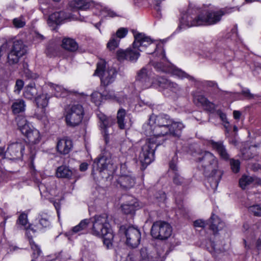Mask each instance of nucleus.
I'll return each instance as SVG.
<instances>
[{"mask_svg":"<svg viewBox=\"0 0 261 261\" xmlns=\"http://www.w3.org/2000/svg\"><path fill=\"white\" fill-rule=\"evenodd\" d=\"M77 171L71 170L65 166L59 167L56 171V175L59 178H76Z\"/></svg>","mask_w":261,"mask_h":261,"instance_id":"20","label":"nucleus"},{"mask_svg":"<svg viewBox=\"0 0 261 261\" xmlns=\"http://www.w3.org/2000/svg\"><path fill=\"white\" fill-rule=\"evenodd\" d=\"M97 117L99 120V127L106 144H108L109 142V136L114 132L113 126L115 124V120L111 117L106 116L101 112L97 113Z\"/></svg>","mask_w":261,"mask_h":261,"instance_id":"9","label":"nucleus"},{"mask_svg":"<svg viewBox=\"0 0 261 261\" xmlns=\"http://www.w3.org/2000/svg\"><path fill=\"white\" fill-rule=\"evenodd\" d=\"M218 114L219 115L220 119L222 121L225 123H228L227 120L226 115L225 113H223L221 111L218 110L217 112Z\"/></svg>","mask_w":261,"mask_h":261,"instance_id":"55","label":"nucleus"},{"mask_svg":"<svg viewBox=\"0 0 261 261\" xmlns=\"http://www.w3.org/2000/svg\"><path fill=\"white\" fill-rule=\"evenodd\" d=\"M24 86V82L21 80H17L16 81L15 83V91H17L18 93H19L21 90L22 89Z\"/></svg>","mask_w":261,"mask_h":261,"instance_id":"50","label":"nucleus"},{"mask_svg":"<svg viewBox=\"0 0 261 261\" xmlns=\"http://www.w3.org/2000/svg\"><path fill=\"white\" fill-rule=\"evenodd\" d=\"M172 181L176 186H181L182 187L187 186L191 182L189 179H185L180 176L178 172H176V173L173 174Z\"/></svg>","mask_w":261,"mask_h":261,"instance_id":"28","label":"nucleus"},{"mask_svg":"<svg viewBox=\"0 0 261 261\" xmlns=\"http://www.w3.org/2000/svg\"><path fill=\"white\" fill-rule=\"evenodd\" d=\"M85 112L81 105L75 104L66 107L64 116L66 125L71 127L79 126L82 122Z\"/></svg>","mask_w":261,"mask_h":261,"instance_id":"5","label":"nucleus"},{"mask_svg":"<svg viewBox=\"0 0 261 261\" xmlns=\"http://www.w3.org/2000/svg\"><path fill=\"white\" fill-rule=\"evenodd\" d=\"M62 46L65 49L71 52L76 51L79 48L77 42L70 38H64L62 40Z\"/></svg>","mask_w":261,"mask_h":261,"instance_id":"24","label":"nucleus"},{"mask_svg":"<svg viewBox=\"0 0 261 261\" xmlns=\"http://www.w3.org/2000/svg\"><path fill=\"white\" fill-rule=\"evenodd\" d=\"M88 164L86 163H83L80 166V170L81 171H85L88 169Z\"/></svg>","mask_w":261,"mask_h":261,"instance_id":"57","label":"nucleus"},{"mask_svg":"<svg viewBox=\"0 0 261 261\" xmlns=\"http://www.w3.org/2000/svg\"><path fill=\"white\" fill-rule=\"evenodd\" d=\"M231 12V9L223 8L218 11H209L201 13L193 18L190 16H186V20L182 18L183 23L188 27L202 25H212L219 22L222 16Z\"/></svg>","mask_w":261,"mask_h":261,"instance_id":"4","label":"nucleus"},{"mask_svg":"<svg viewBox=\"0 0 261 261\" xmlns=\"http://www.w3.org/2000/svg\"><path fill=\"white\" fill-rule=\"evenodd\" d=\"M89 223V219H84L82 220L78 225L72 227V229L69 232V233L71 235H73V234L77 233H81L83 231L86 230L88 228Z\"/></svg>","mask_w":261,"mask_h":261,"instance_id":"26","label":"nucleus"},{"mask_svg":"<svg viewBox=\"0 0 261 261\" xmlns=\"http://www.w3.org/2000/svg\"><path fill=\"white\" fill-rule=\"evenodd\" d=\"M69 7L72 9L87 10L89 8V0H73L69 2Z\"/></svg>","mask_w":261,"mask_h":261,"instance_id":"23","label":"nucleus"},{"mask_svg":"<svg viewBox=\"0 0 261 261\" xmlns=\"http://www.w3.org/2000/svg\"><path fill=\"white\" fill-rule=\"evenodd\" d=\"M168 81V80L162 77H152V86L156 88L160 87L166 89Z\"/></svg>","mask_w":261,"mask_h":261,"instance_id":"30","label":"nucleus"},{"mask_svg":"<svg viewBox=\"0 0 261 261\" xmlns=\"http://www.w3.org/2000/svg\"><path fill=\"white\" fill-rule=\"evenodd\" d=\"M26 143L21 141L10 144L5 152V155L10 160H19L22 159Z\"/></svg>","mask_w":261,"mask_h":261,"instance_id":"12","label":"nucleus"},{"mask_svg":"<svg viewBox=\"0 0 261 261\" xmlns=\"http://www.w3.org/2000/svg\"><path fill=\"white\" fill-rule=\"evenodd\" d=\"M231 169L234 173H238L240 171V162L238 160L230 159L229 158Z\"/></svg>","mask_w":261,"mask_h":261,"instance_id":"41","label":"nucleus"},{"mask_svg":"<svg viewBox=\"0 0 261 261\" xmlns=\"http://www.w3.org/2000/svg\"><path fill=\"white\" fill-rule=\"evenodd\" d=\"M140 56V51L137 48H127L126 50L119 49L117 51V58L119 61L127 60L130 61H136Z\"/></svg>","mask_w":261,"mask_h":261,"instance_id":"13","label":"nucleus"},{"mask_svg":"<svg viewBox=\"0 0 261 261\" xmlns=\"http://www.w3.org/2000/svg\"><path fill=\"white\" fill-rule=\"evenodd\" d=\"M51 87L55 91V95L57 97L64 96L66 93L65 89L60 85H54Z\"/></svg>","mask_w":261,"mask_h":261,"instance_id":"38","label":"nucleus"},{"mask_svg":"<svg viewBox=\"0 0 261 261\" xmlns=\"http://www.w3.org/2000/svg\"><path fill=\"white\" fill-rule=\"evenodd\" d=\"M49 97L46 94H42L36 97L35 101L38 107L45 108L48 103Z\"/></svg>","mask_w":261,"mask_h":261,"instance_id":"31","label":"nucleus"},{"mask_svg":"<svg viewBox=\"0 0 261 261\" xmlns=\"http://www.w3.org/2000/svg\"><path fill=\"white\" fill-rule=\"evenodd\" d=\"M30 245L31 249L33 250V257L34 259L37 258L41 253V249L33 241L30 242Z\"/></svg>","mask_w":261,"mask_h":261,"instance_id":"39","label":"nucleus"},{"mask_svg":"<svg viewBox=\"0 0 261 261\" xmlns=\"http://www.w3.org/2000/svg\"><path fill=\"white\" fill-rule=\"evenodd\" d=\"M91 99L96 104L98 105L99 104L102 95L101 93L99 92H94L91 94Z\"/></svg>","mask_w":261,"mask_h":261,"instance_id":"47","label":"nucleus"},{"mask_svg":"<svg viewBox=\"0 0 261 261\" xmlns=\"http://www.w3.org/2000/svg\"><path fill=\"white\" fill-rule=\"evenodd\" d=\"M243 242H244V246H245V248L246 249H249L250 248V247H249V245H247L246 241L245 240H244Z\"/></svg>","mask_w":261,"mask_h":261,"instance_id":"64","label":"nucleus"},{"mask_svg":"<svg viewBox=\"0 0 261 261\" xmlns=\"http://www.w3.org/2000/svg\"><path fill=\"white\" fill-rule=\"evenodd\" d=\"M140 261H151L152 256L148 253L146 248H143L140 251Z\"/></svg>","mask_w":261,"mask_h":261,"instance_id":"37","label":"nucleus"},{"mask_svg":"<svg viewBox=\"0 0 261 261\" xmlns=\"http://www.w3.org/2000/svg\"><path fill=\"white\" fill-rule=\"evenodd\" d=\"M172 119L166 114L159 115H152L149 119L148 124L145 126V134L150 137L141 147L138 160L143 165H147L154 159V151L156 148L162 143L158 140L162 136L171 135L179 137L182 129L184 127L181 122H174L173 127L177 126V129L174 132L169 128Z\"/></svg>","mask_w":261,"mask_h":261,"instance_id":"1","label":"nucleus"},{"mask_svg":"<svg viewBox=\"0 0 261 261\" xmlns=\"http://www.w3.org/2000/svg\"><path fill=\"white\" fill-rule=\"evenodd\" d=\"M126 168V164H122L120 167L121 174H125V170Z\"/></svg>","mask_w":261,"mask_h":261,"instance_id":"60","label":"nucleus"},{"mask_svg":"<svg viewBox=\"0 0 261 261\" xmlns=\"http://www.w3.org/2000/svg\"><path fill=\"white\" fill-rule=\"evenodd\" d=\"M22 134L28 138L30 143L33 144H37L41 140L39 132L34 128H32L30 127L27 129H25V128H23Z\"/></svg>","mask_w":261,"mask_h":261,"instance_id":"19","label":"nucleus"},{"mask_svg":"<svg viewBox=\"0 0 261 261\" xmlns=\"http://www.w3.org/2000/svg\"><path fill=\"white\" fill-rule=\"evenodd\" d=\"M249 212L256 217H261V206L259 204H254L247 207Z\"/></svg>","mask_w":261,"mask_h":261,"instance_id":"36","label":"nucleus"},{"mask_svg":"<svg viewBox=\"0 0 261 261\" xmlns=\"http://www.w3.org/2000/svg\"><path fill=\"white\" fill-rule=\"evenodd\" d=\"M13 25L15 28H20L23 27L25 24L24 17L21 16L18 18H15L13 20Z\"/></svg>","mask_w":261,"mask_h":261,"instance_id":"40","label":"nucleus"},{"mask_svg":"<svg viewBox=\"0 0 261 261\" xmlns=\"http://www.w3.org/2000/svg\"><path fill=\"white\" fill-rule=\"evenodd\" d=\"M126 115V111L123 109H120L118 110L117 115V123L119 127L122 129L125 128V123L124 122V118Z\"/></svg>","mask_w":261,"mask_h":261,"instance_id":"33","label":"nucleus"},{"mask_svg":"<svg viewBox=\"0 0 261 261\" xmlns=\"http://www.w3.org/2000/svg\"><path fill=\"white\" fill-rule=\"evenodd\" d=\"M127 33V29L121 28L117 31L115 35H116V37L120 40V39L125 37Z\"/></svg>","mask_w":261,"mask_h":261,"instance_id":"46","label":"nucleus"},{"mask_svg":"<svg viewBox=\"0 0 261 261\" xmlns=\"http://www.w3.org/2000/svg\"><path fill=\"white\" fill-rule=\"evenodd\" d=\"M25 107V101L23 99H18L13 102L11 109L13 114L17 115L24 112Z\"/></svg>","mask_w":261,"mask_h":261,"instance_id":"25","label":"nucleus"},{"mask_svg":"<svg viewBox=\"0 0 261 261\" xmlns=\"http://www.w3.org/2000/svg\"><path fill=\"white\" fill-rule=\"evenodd\" d=\"M152 77H151L150 73L146 68H142L137 72L136 81L143 89L152 87Z\"/></svg>","mask_w":261,"mask_h":261,"instance_id":"14","label":"nucleus"},{"mask_svg":"<svg viewBox=\"0 0 261 261\" xmlns=\"http://www.w3.org/2000/svg\"><path fill=\"white\" fill-rule=\"evenodd\" d=\"M120 231L123 232L126 238V244L129 247L135 248L138 246L140 243L141 234L140 230L134 226L126 227L122 226Z\"/></svg>","mask_w":261,"mask_h":261,"instance_id":"11","label":"nucleus"},{"mask_svg":"<svg viewBox=\"0 0 261 261\" xmlns=\"http://www.w3.org/2000/svg\"><path fill=\"white\" fill-rule=\"evenodd\" d=\"M254 181L252 177L247 175H243L239 181V185L242 189H245L247 187L251 185Z\"/></svg>","mask_w":261,"mask_h":261,"instance_id":"34","label":"nucleus"},{"mask_svg":"<svg viewBox=\"0 0 261 261\" xmlns=\"http://www.w3.org/2000/svg\"><path fill=\"white\" fill-rule=\"evenodd\" d=\"M177 162V156L176 155H174L172 160L169 163V168L172 171L173 174L176 173V172H178V168L176 166Z\"/></svg>","mask_w":261,"mask_h":261,"instance_id":"45","label":"nucleus"},{"mask_svg":"<svg viewBox=\"0 0 261 261\" xmlns=\"http://www.w3.org/2000/svg\"><path fill=\"white\" fill-rule=\"evenodd\" d=\"M15 120L17 122V126L22 134L23 128H25V129H27L30 127L27 120L24 117L18 115L15 117Z\"/></svg>","mask_w":261,"mask_h":261,"instance_id":"32","label":"nucleus"},{"mask_svg":"<svg viewBox=\"0 0 261 261\" xmlns=\"http://www.w3.org/2000/svg\"><path fill=\"white\" fill-rule=\"evenodd\" d=\"M121 210L123 213L129 214L135 211V207L133 204H124L121 206Z\"/></svg>","mask_w":261,"mask_h":261,"instance_id":"44","label":"nucleus"},{"mask_svg":"<svg viewBox=\"0 0 261 261\" xmlns=\"http://www.w3.org/2000/svg\"><path fill=\"white\" fill-rule=\"evenodd\" d=\"M242 94L248 99H252L254 98L253 94H251L249 89L243 90Z\"/></svg>","mask_w":261,"mask_h":261,"instance_id":"52","label":"nucleus"},{"mask_svg":"<svg viewBox=\"0 0 261 261\" xmlns=\"http://www.w3.org/2000/svg\"><path fill=\"white\" fill-rule=\"evenodd\" d=\"M56 147L57 151L60 154H67L73 147L72 141L67 138L61 139L58 140Z\"/></svg>","mask_w":261,"mask_h":261,"instance_id":"18","label":"nucleus"},{"mask_svg":"<svg viewBox=\"0 0 261 261\" xmlns=\"http://www.w3.org/2000/svg\"><path fill=\"white\" fill-rule=\"evenodd\" d=\"M166 89H168L173 92L176 93L180 91V87L175 83L168 81Z\"/></svg>","mask_w":261,"mask_h":261,"instance_id":"43","label":"nucleus"},{"mask_svg":"<svg viewBox=\"0 0 261 261\" xmlns=\"http://www.w3.org/2000/svg\"><path fill=\"white\" fill-rule=\"evenodd\" d=\"M39 223L43 227L45 228L49 226L50 225V222L47 217H41L39 220Z\"/></svg>","mask_w":261,"mask_h":261,"instance_id":"49","label":"nucleus"},{"mask_svg":"<svg viewBox=\"0 0 261 261\" xmlns=\"http://www.w3.org/2000/svg\"><path fill=\"white\" fill-rule=\"evenodd\" d=\"M37 94V90L35 87V84L33 83L29 84L25 87L23 96L27 99H32L34 98H36Z\"/></svg>","mask_w":261,"mask_h":261,"instance_id":"27","label":"nucleus"},{"mask_svg":"<svg viewBox=\"0 0 261 261\" xmlns=\"http://www.w3.org/2000/svg\"><path fill=\"white\" fill-rule=\"evenodd\" d=\"M193 225L195 227L204 228L206 225V223L205 221L199 219L195 221L193 223Z\"/></svg>","mask_w":261,"mask_h":261,"instance_id":"51","label":"nucleus"},{"mask_svg":"<svg viewBox=\"0 0 261 261\" xmlns=\"http://www.w3.org/2000/svg\"><path fill=\"white\" fill-rule=\"evenodd\" d=\"M108 14L109 16L112 17H115L116 16L115 13L111 10H109L108 11Z\"/></svg>","mask_w":261,"mask_h":261,"instance_id":"61","label":"nucleus"},{"mask_svg":"<svg viewBox=\"0 0 261 261\" xmlns=\"http://www.w3.org/2000/svg\"><path fill=\"white\" fill-rule=\"evenodd\" d=\"M92 234L102 237L103 244L108 249L112 247L114 235L110 227L108 215H96L92 218Z\"/></svg>","mask_w":261,"mask_h":261,"instance_id":"3","label":"nucleus"},{"mask_svg":"<svg viewBox=\"0 0 261 261\" xmlns=\"http://www.w3.org/2000/svg\"><path fill=\"white\" fill-rule=\"evenodd\" d=\"M174 74L181 79L187 78L190 80H194L193 77L190 76V75H189L188 74H187V73L182 71L180 69H175L174 71Z\"/></svg>","mask_w":261,"mask_h":261,"instance_id":"42","label":"nucleus"},{"mask_svg":"<svg viewBox=\"0 0 261 261\" xmlns=\"http://www.w3.org/2000/svg\"><path fill=\"white\" fill-rule=\"evenodd\" d=\"M135 40L133 46L140 51H145L148 54H153L156 50L157 45L149 37L143 33L134 35Z\"/></svg>","mask_w":261,"mask_h":261,"instance_id":"7","label":"nucleus"},{"mask_svg":"<svg viewBox=\"0 0 261 261\" xmlns=\"http://www.w3.org/2000/svg\"><path fill=\"white\" fill-rule=\"evenodd\" d=\"M194 103L198 106L203 107L206 111L211 112L214 111L216 108L215 105L210 102L204 96L196 94L193 97Z\"/></svg>","mask_w":261,"mask_h":261,"instance_id":"17","label":"nucleus"},{"mask_svg":"<svg viewBox=\"0 0 261 261\" xmlns=\"http://www.w3.org/2000/svg\"><path fill=\"white\" fill-rule=\"evenodd\" d=\"M155 197L160 200H163L166 198V194L164 192L160 191L156 194Z\"/></svg>","mask_w":261,"mask_h":261,"instance_id":"56","label":"nucleus"},{"mask_svg":"<svg viewBox=\"0 0 261 261\" xmlns=\"http://www.w3.org/2000/svg\"><path fill=\"white\" fill-rule=\"evenodd\" d=\"M69 19V15L64 11L56 12L49 15L48 19V23H51L59 24L64 20Z\"/></svg>","mask_w":261,"mask_h":261,"instance_id":"21","label":"nucleus"},{"mask_svg":"<svg viewBox=\"0 0 261 261\" xmlns=\"http://www.w3.org/2000/svg\"><path fill=\"white\" fill-rule=\"evenodd\" d=\"M161 1H156L155 2V9L158 11H160V7L161 6Z\"/></svg>","mask_w":261,"mask_h":261,"instance_id":"59","label":"nucleus"},{"mask_svg":"<svg viewBox=\"0 0 261 261\" xmlns=\"http://www.w3.org/2000/svg\"><path fill=\"white\" fill-rule=\"evenodd\" d=\"M233 115L235 119H239L241 115V113L239 111L235 110L233 112Z\"/></svg>","mask_w":261,"mask_h":261,"instance_id":"58","label":"nucleus"},{"mask_svg":"<svg viewBox=\"0 0 261 261\" xmlns=\"http://www.w3.org/2000/svg\"><path fill=\"white\" fill-rule=\"evenodd\" d=\"M108 161L107 158L104 156H101L97 159L96 164L99 172L107 171L109 167L111 166L108 163Z\"/></svg>","mask_w":261,"mask_h":261,"instance_id":"29","label":"nucleus"},{"mask_svg":"<svg viewBox=\"0 0 261 261\" xmlns=\"http://www.w3.org/2000/svg\"><path fill=\"white\" fill-rule=\"evenodd\" d=\"M17 222L21 225L25 226L28 223L27 215L24 213L21 214L18 217Z\"/></svg>","mask_w":261,"mask_h":261,"instance_id":"48","label":"nucleus"},{"mask_svg":"<svg viewBox=\"0 0 261 261\" xmlns=\"http://www.w3.org/2000/svg\"><path fill=\"white\" fill-rule=\"evenodd\" d=\"M105 96L106 99H113L117 101H118V99L115 95V94L113 92H109L107 94L105 95Z\"/></svg>","mask_w":261,"mask_h":261,"instance_id":"54","label":"nucleus"},{"mask_svg":"<svg viewBox=\"0 0 261 261\" xmlns=\"http://www.w3.org/2000/svg\"><path fill=\"white\" fill-rule=\"evenodd\" d=\"M117 186L124 190L133 188L136 184V178L132 174H120L116 180Z\"/></svg>","mask_w":261,"mask_h":261,"instance_id":"15","label":"nucleus"},{"mask_svg":"<svg viewBox=\"0 0 261 261\" xmlns=\"http://www.w3.org/2000/svg\"><path fill=\"white\" fill-rule=\"evenodd\" d=\"M27 53V46L21 40H15L8 53L7 59L10 65L17 64L20 58Z\"/></svg>","mask_w":261,"mask_h":261,"instance_id":"10","label":"nucleus"},{"mask_svg":"<svg viewBox=\"0 0 261 261\" xmlns=\"http://www.w3.org/2000/svg\"><path fill=\"white\" fill-rule=\"evenodd\" d=\"M208 144L213 149L217 152L221 160L225 161L229 160L230 155L222 141L216 142L213 140H210L208 141Z\"/></svg>","mask_w":261,"mask_h":261,"instance_id":"16","label":"nucleus"},{"mask_svg":"<svg viewBox=\"0 0 261 261\" xmlns=\"http://www.w3.org/2000/svg\"><path fill=\"white\" fill-rule=\"evenodd\" d=\"M106 62L103 60H100L97 63V68L94 73L100 77L101 84L106 87L114 82L117 75V71L114 68L105 70Z\"/></svg>","mask_w":261,"mask_h":261,"instance_id":"6","label":"nucleus"},{"mask_svg":"<svg viewBox=\"0 0 261 261\" xmlns=\"http://www.w3.org/2000/svg\"><path fill=\"white\" fill-rule=\"evenodd\" d=\"M196 161L200 164L203 174L207 177L210 187L216 190L220 181L223 173L218 170L217 158L210 151H204L199 154Z\"/></svg>","mask_w":261,"mask_h":261,"instance_id":"2","label":"nucleus"},{"mask_svg":"<svg viewBox=\"0 0 261 261\" xmlns=\"http://www.w3.org/2000/svg\"><path fill=\"white\" fill-rule=\"evenodd\" d=\"M35 153L34 154V153H32V154L30 156V160H31V162L32 164H33V162H34V160L35 159Z\"/></svg>","mask_w":261,"mask_h":261,"instance_id":"63","label":"nucleus"},{"mask_svg":"<svg viewBox=\"0 0 261 261\" xmlns=\"http://www.w3.org/2000/svg\"><path fill=\"white\" fill-rule=\"evenodd\" d=\"M204 85L208 87L218 88L217 84L214 81H206L204 82Z\"/></svg>","mask_w":261,"mask_h":261,"instance_id":"53","label":"nucleus"},{"mask_svg":"<svg viewBox=\"0 0 261 261\" xmlns=\"http://www.w3.org/2000/svg\"><path fill=\"white\" fill-rule=\"evenodd\" d=\"M172 228L167 222L157 221L151 226L150 233L151 236L157 240L162 241L167 240L172 234Z\"/></svg>","mask_w":261,"mask_h":261,"instance_id":"8","label":"nucleus"},{"mask_svg":"<svg viewBox=\"0 0 261 261\" xmlns=\"http://www.w3.org/2000/svg\"><path fill=\"white\" fill-rule=\"evenodd\" d=\"M207 223L210 225V229L213 231L214 234L217 233L224 226V223L214 214L211 216Z\"/></svg>","mask_w":261,"mask_h":261,"instance_id":"22","label":"nucleus"},{"mask_svg":"<svg viewBox=\"0 0 261 261\" xmlns=\"http://www.w3.org/2000/svg\"><path fill=\"white\" fill-rule=\"evenodd\" d=\"M120 42V40L118 39L115 34H113L107 43V47L110 50L115 49L118 47Z\"/></svg>","mask_w":261,"mask_h":261,"instance_id":"35","label":"nucleus"},{"mask_svg":"<svg viewBox=\"0 0 261 261\" xmlns=\"http://www.w3.org/2000/svg\"><path fill=\"white\" fill-rule=\"evenodd\" d=\"M175 122L173 121L172 120V123L170 125V127L169 128H171L173 131L175 132L177 129V126H175V127H173L172 126V124L174 123Z\"/></svg>","mask_w":261,"mask_h":261,"instance_id":"62","label":"nucleus"}]
</instances>
